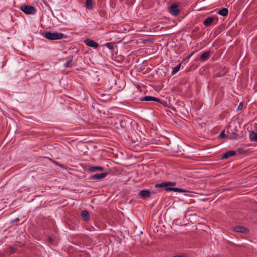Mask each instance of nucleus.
Instances as JSON below:
<instances>
[{
  "instance_id": "nucleus-1",
  "label": "nucleus",
  "mask_w": 257,
  "mask_h": 257,
  "mask_svg": "<svg viewBox=\"0 0 257 257\" xmlns=\"http://www.w3.org/2000/svg\"><path fill=\"white\" fill-rule=\"evenodd\" d=\"M176 183L175 182H164L160 184H156L155 187L158 188H164L165 190L167 192H177L179 193H184L186 191L184 189L179 188H174L173 186H175Z\"/></svg>"
},
{
  "instance_id": "nucleus-2",
  "label": "nucleus",
  "mask_w": 257,
  "mask_h": 257,
  "mask_svg": "<svg viewBox=\"0 0 257 257\" xmlns=\"http://www.w3.org/2000/svg\"><path fill=\"white\" fill-rule=\"evenodd\" d=\"M64 35L61 33L47 32L45 37L50 40H57L62 39Z\"/></svg>"
},
{
  "instance_id": "nucleus-3",
  "label": "nucleus",
  "mask_w": 257,
  "mask_h": 257,
  "mask_svg": "<svg viewBox=\"0 0 257 257\" xmlns=\"http://www.w3.org/2000/svg\"><path fill=\"white\" fill-rule=\"evenodd\" d=\"M20 9L24 13L27 15L35 14L36 12V9L35 7L25 4L21 5Z\"/></svg>"
},
{
  "instance_id": "nucleus-4",
  "label": "nucleus",
  "mask_w": 257,
  "mask_h": 257,
  "mask_svg": "<svg viewBox=\"0 0 257 257\" xmlns=\"http://www.w3.org/2000/svg\"><path fill=\"white\" fill-rule=\"evenodd\" d=\"M108 175L107 172L95 174L90 177V179L94 180H100L105 178Z\"/></svg>"
},
{
  "instance_id": "nucleus-5",
  "label": "nucleus",
  "mask_w": 257,
  "mask_h": 257,
  "mask_svg": "<svg viewBox=\"0 0 257 257\" xmlns=\"http://www.w3.org/2000/svg\"><path fill=\"white\" fill-rule=\"evenodd\" d=\"M84 43L87 46L92 47L93 48H96L98 46V44L95 41L89 39L85 40L84 41Z\"/></svg>"
},
{
  "instance_id": "nucleus-6",
  "label": "nucleus",
  "mask_w": 257,
  "mask_h": 257,
  "mask_svg": "<svg viewBox=\"0 0 257 257\" xmlns=\"http://www.w3.org/2000/svg\"><path fill=\"white\" fill-rule=\"evenodd\" d=\"M170 12L174 16H177L179 14L180 11L178 9V6L176 4H173L170 7Z\"/></svg>"
},
{
  "instance_id": "nucleus-7",
  "label": "nucleus",
  "mask_w": 257,
  "mask_h": 257,
  "mask_svg": "<svg viewBox=\"0 0 257 257\" xmlns=\"http://www.w3.org/2000/svg\"><path fill=\"white\" fill-rule=\"evenodd\" d=\"M139 195L143 199L149 198L151 196V192L149 190H142L140 191Z\"/></svg>"
},
{
  "instance_id": "nucleus-8",
  "label": "nucleus",
  "mask_w": 257,
  "mask_h": 257,
  "mask_svg": "<svg viewBox=\"0 0 257 257\" xmlns=\"http://www.w3.org/2000/svg\"><path fill=\"white\" fill-rule=\"evenodd\" d=\"M140 100L142 101H154L160 102V100L159 98L155 97H153L152 96H146L144 97L141 98Z\"/></svg>"
},
{
  "instance_id": "nucleus-9",
  "label": "nucleus",
  "mask_w": 257,
  "mask_h": 257,
  "mask_svg": "<svg viewBox=\"0 0 257 257\" xmlns=\"http://www.w3.org/2000/svg\"><path fill=\"white\" fill-rule=\"evenodd\" d=\"M233 230L238 232L241 233H247L248 232V230L242 226H235L233 227Z\"/></svg>"
},
{
  "instance_id": "nucleus-10",
  "label": "nucleus",
  "mask_w": 257,
  "mask_h": 257,
  "mask_svg": "<svg viewBox=\"0 0 257 257\" xmlns=\"http://www.w3.org/2000/svg\"><path fill=\"white\" fill-rule=\"evenodd\" d=\"M104 170V167L101 166H91L88 168V171L90 172H95L96 171H103Z\"/></svg>"
},
{
  "instance_id": "nucleus-11",
  "label": "nucleus",
  "mask_w": 257,
  "mask_h": 257,
  "mask_svg": "<svg viewBox=\"0 0 257 257\" xmlns=\"http://www.w3.org/2000/svg\"><path fill=\"white\" fill-rule=\"evenodd\" d=\"M236 152L234 151H229L225 153L221 157L222 159H226L230 157L236 155Z\"/></svg>"
},
{
  "instance_id": "nucleus-12",
  "label": "nucleus",
  "mask_w": 257,
  "mask_h": 257,
  "mask_svg": "<svg viewBox=\"0 0 257 257\" xmlns=\"http://www.w3.org/2000/svg\"><path fill=\"white\" fill-rule=\"evenodd\" d=\"M214 19L213 17H208L203 22V25L206 27L210 26L211 24L213 22Z\"/></svg>"
},
{
  "instance_id": "nucleus-13",
  "label": "nucleus",
  "mask_w": 257,
  "mask_h": 257,
  "mask_svg": "<svg viewBox=\"0 0 257 257\" xmlns=\"http://www.w3.org/2000/svg\"><path fill=\"white\" fill-rule=\"evenodd\" d=\"M82 217L86 220L88 221L90 219L89 213L87 210H83L81 212Z\"/></svg>"
},
{
  "instance_id": "nucleus-14",
  "label": "nucleus",
  "mask_w": 257,
  "mask_h": 257,
  "mask_svg": "<svg viewBox=\"0 0 257 257\" xmlns=\"http://www.w3.org/2000/svg\"><path fill=\"white\" fill-rule=\"evenodd\" d=\"M209 51H206L203 53L200 56V59L202 61H204L207 60L209 58L210 55Z\"/></svg>"
},
{
  "instance_id": "nucleus-15",
  "label": "nucleus",
  "mask_w": 257,
  "mask_h": 257,
  "mask_svg": "<svg viewBox=\"0 0 257 257\" xmlns=\"http://www.w3.org/2000/svg\"><path fill=\"white\" fill-rule=\"evenodd\" d=\"M228 10L227 8H222L218 12V14L222 16H226L228 15Z\"/></svg>"
},
{
  "instance_id": "nucleus-16",
  "label": "nucleus",
  "mask_w": 257,
  "mask_h": 257,
  "mask_svg": "<svg viewBox=\"0 0 257 257\" xmlns=\"http://www.w3.org/2000/svg\"><path fill=\"white\" fill-rule=\"evenodd\" d=\"M249 139L252 142H257V133L252 132V134H249Z\"/></svg>"
},
{
  "instance_id": "nucleus-17",
  "label": "nucleus",
  "mask_w": 257,
  "mask_h": 257,
  "mask_svg": "<svg viewBox=\"0 0 257 257\" xmlns=\"http://www.w3.org/2000/svg\"><path fill=\"white\" fill-rule=\"evenodd\" d=\"M181 63H180L179 64H178L175 67H174L172 71V74L174 75L176 73H177L179 71L181 68Z\"/></svg>"
},
{
  "instance_id": "nucleus-18",
  "label": "nucleus",
  "mask_w": 257,
  "mask_h": 257,
  "mask_svg": "<svg viewBox=\"0 0 257 257\" xmlns=\"http://www.w3.org/2000/svg\"><path fill=\"white\" fill-rule=\"evenodd\" d=\"M72 57L69 58L67 61L64 64V66L65 67H70V64L72 63Z\"/></svg>"
},
{
  "instance_id": "nucleus-19",
  "label": "nucleus",
  "mask_w": 257,
  "mask_h": 257,
  "mask_svg": "<svg viewBox=\"0 0 257 257\" xmlns=\"http://www.w3.org/2000/svg\"><path fill=\"white\" fill-rule=\"evenodd\" d=\"M86 5L88 9H91L92 8V0H86Z\"/></svg>"
},
{
  "instance_id": "nucleus-20",
  "label": "nucleus",
  "mask_w": 257,
  "mask_h": 257,
  "mask_svg": "<svg viewBox=\"0 0 257 257\" xmlns=\"http://www.w3.org/2000/svg\"><path fill=\"white\" fill-rule=\"evenodd\" d=\"M105 46L109 50L113 51L114 49L113 44L112 43H107L105 44Z\"/></svg>"
},
{
  "instance_id": "nucleus-21",
  "label": "nucleus",
  "mask_w": 257,
  "mask_h": 257,
  "mask_svg": "<svg viewBox=\"0 0 257 257\" xmlns=\"http://www.w3.org/2000/svg\"><path fill=\"white\" fill-rule=\"evenodd\" d=\"M226 136L225 134V131L224 130H223L221 133L220 134H219V138H223L224 137H225Z\"/></svg>"
},
{
  "instance_id": "nucleus-22",
  "label": "nucleus",
  "mask_w": 257,
  "mask_h": 257,
  "mask_svg": "<svg viewBox=\"0 0 257 257\" xmlns=\"http://www.w3.org/2000/svg\"><path fill=\"white\" fill-rule=\"evenodd\" d=\"M243 107V103H240L238 106V107H237V110H240L241 109V108H242Z\"/></svg>"
},
{
  "instance_id": "nucleus-23",
  "label": "nucleus",
  "mask_w": 257,
  "mask_h": 257,
  "mask_svg": "<svg viewBox=\"0 0 257 257\" xmlns=\"http://www.w3.org/2000/svg\"><path fill=\"white\" fill-rule=\"evenodd\" d=\"M243 151V149H241V148H238L237 149V152L239 153H241L242 152V151Z\"/></svg>"
},
{
  "instance_id": "nucleus-24",
  "label": "nucleus",
  "mask_w": 257,
  "mask_h": 257,
  "mask_svg": "<svg viewBox=\"0 0 257 257\" xmlns=\"http://www.w3.org/2000/svg\"><path fill=\"white\" fill-rule=\"evenodd\" d=\"M19 220V218H17L16 219H14V220H13L11 221V222H15L16 221H18Z\"/></svg>"
},
{
  "instance_id": "nucleus-25",
  "label": "nucleus",
  "mask_w": 257,
  "mask_h": 257,
  "mask_svg": "<svg viewBox=\"0 0 257 257\" xmlns=\"http://www.w3.org/2000/svg\"><path fill=\"white\" fill-rule=\"evenodd\" d=\"M49 159L52 161L54 164H57V165H59L58 163H57L56 161H53L51 159L49 158Z\"/></svg>"
},
{
  "instance_id": "nucleus-26",
  "label": "nucleus",
  "mask_w": 257,
  "mask_h": 257,
  "mask_svg": "<svg viewBox=\"0 0 257 257\" xmlns=\"http://www.w3.org/2000/svg\"><path fill=\"white\" fill-rule=\"evenodd\" d=\"M49 240L50 241H52L53 240V239L51 237H49Z\"/></svg>"
}]
</instances>
